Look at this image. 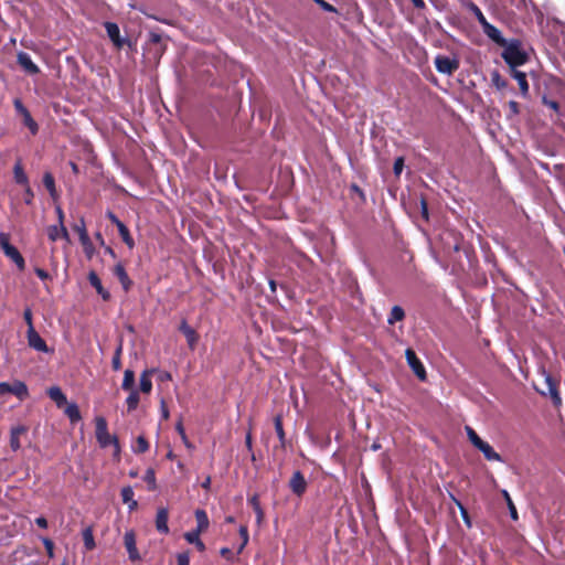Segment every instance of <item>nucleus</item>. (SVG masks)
<instances>
[{"instance_id": "54", "label": "nucleus", "mask_w": 565, "mask_h": 565, "mask_svg": "<svg viewBox=\"0 0 565 565\" xmlns=\"http://www.w3.org/2000/svg\"><path fill=\"white\" fill-rule=\"evenodd\" d=\"M508 507H509V510H510V514H511V518L513 520H516L518 519V512H516V509L511 500L510 497H508Z\"/></svg>"}, {"instance_id": "23", "label": "nucleus", "mask_w": 565, "mask_h": 565, "mask_svg": "<svg viewBox=\"0 0 565 565\" xmlns=\"http://www.w3.org/2000/svg\"><path fill=\"white\" fill-rule=\"evenodd\" d=\"M489 461H502L501 456L487 443L483 441L478 448Z\"/></svg>"}, {"instance_id": "55", "label": "nucleus", "mask_w": 565, "mask_h": 565, "mask_svg": "<svg viewBox=\"0 0 565 565\" xmlns=\"http://www.w3.org/2000/svg\"><path fill=\"white\" fill-rule=\"evenodd\" d=\"M161 34L157 33V32H150L149 33V42L152 43V44H158L161 42Z\"/></svg>"}, {"instance_id": "51", "label": "nucleus", "mask_w": 565, "mask_h": 565, "mask_svg": "<svg viewBox=\"0 0 565 565\" xmlns=\"http://www.w3.org/2000/svg\"><path fill=\"white\" fill-rule=\"evenodd\" d=\"M239 535L242 537V542H243V546H246L247 543H248V531H247V527L246 526H241L239 527Z\"/></svg>"}, {"instance_id": "14", "label": "nucleus", "mask_w": 565, "mask_h": 565, "mask_svg": "<svg viewBox=\"0 0 565 565\" xmlns=\"http://www.w3.org/2000/svg\"><path fill=\"white\" fill-rule=\"evenodd\" d=\"M18 63L24 71H26L30 74H38L40 72V68L38 67V65L32 61L31 56L25 52H20L18 54Z\"/></svg>"}, {"instance_id": "28", "label": "nucleus", "mask_w": 565, "mask_h": 565, "mask_svg": "<svg viewBox=\"0 0 565 565\" xmlns=\"http://www.w3.org/2000/svg\"><path fill=\"white\" fill-rule=\"evenodd\" d=\"M79 242L83 246V250H84V254L87 257V259H92L94 257L96 250H95V247H94L89 236L82 235V239Z\"/></svg>"}, {"instance_id": "27", "label": "nucleus", "mask_w": 565, "mask_h": 565, "mask_svg": "<svg viewBox=\"0 0 565 565\" xmlns=\"http://www.w3.org/2000/svg\"><path fill=\"white\" fill-rule=\"evenodd\" d=\"M117 230L124 243L128 246L129 249H132L135 246V241L131 237L128 227L122 223L119 224Z\"/></svg>"}, {"instance_id": "32", "label": "nucleus", "mask_w": 565, "mask_h": 565, "mask_svg": "<svg viewBox=\"0 0 565 565\" xmlns=\"http://www.w3.org/2000/svg\"><path fill=\"white\" fill-rule=\"evenodd\" d=\"M405 317L404 310L399 306H394L391 310V313L387 318V322L390 324H394L397 321H402Z\"/></svg>"}, {"instance_id": "47", "label": "nucleus", "mask_w": 565, "mask_h": 565, "mask_svg": "<svg viewBox=\"0 0 565 565\" xmlns=\"http://www.w3.org/2000/svg\"><path fill=\"white\" fill-rule=\"evenodd\" d=\"M542 102L545 106L554 110L556 114H559V105L557 102L548 99L546 96H543Z\"/></svg>"}, {"instance_id": "48", "label": "nucleus", "mask_w": 565, "mask_h": 565, "mask_svg": "<svg viewBox=\"0 0 565 565\" xmlns=\"http://www.w3.org/2000/svg\"><path fill=\"white\" fill-rule=\"evenodd\" d=\"M200 533L198 530H194L185 533L184 537L189 543L195 544L200 540Z\"/></svg>"}, {"instance_id": "57", "label": "nucleus", "mask_w": 565, "mask_h": 565, "mask_svg": "<svg viewBox=\"0 0 565 565\" xmlns=\"http://www.w3.org/2000/svg\"><path fill=\"white\" fill-rule=\"evenodd\" d=\"M175 429L179 433L180 437L182 440H185V430L183 428V425H182V422H178L177 425H175Z\"/></svg>"}, {"instance_id": "49", "label": "nucleus", "mask_w": 565, "mask_h": 565, "mask_svg": "<svg viewBox=\"0 0 565 565\" xmlns=\"http://www.w3.org/2000/svg\"><path fill=\"white\" fill-rule=\"evenodd\" d=\"M23 319L25 323L28 324V330H31V328H34L33 320H32V310L30 308H26L23 312Z\"/></svg>"}, {"instance_id": "18", "label": "nucleus", "mask_w": 565, "mask_h": 565, "mask_svg": "<svg viewBox=\"0 0 565 565\" xmlns=\"http://www.w3.org/2000/svg\"><path fill=\"white\" fill-rule=\"evenodd\" d=\"M179 330L184 334L186 342L191 349H193L198 342V333L195 330L183 320L179 327Z\"/></svg>"}, {"instance_id": "20", "label": "nucleus", "mask_w": 565, "mask_h": 565, "mask_svg": "<svg viewBox=\"0 0 565 565\" xmlns=\"http://www.w3.org/2000/svg\"><path fill=\"white\" fill-rule=\"evenodd\" d=\"M121 499L125 504L128 505L129 511H134L138 507V502L135 500V493L130 486L121 489Z\"/></svg>"}, {"instance_id": "40", "label": "nucleus", "mask_w": 565, "mask_h": 565, "mask_svg": "<svg viewBox=\"0 0 565 565\" xmlns=\"http://www.w3.org/2000/svg\"><path fill=\"white\" fill-rule=\"evenodd\" d=\"M466 431H467V436H468V439L470 440V443L478 449L484 440H482L478 436V434L469 426H466Z\"/></svg>"}, {"instance_id": "3", "label": "nucleus", "mask_w": 565, "mask_h": 565, "mask_svg": "<svg viewBox=\"0 0 565 565\" xmlns=\"http://www.w3.org/2000/svg\"><path fill=\"white\" fill-rule=\"evenodd\" d=\"M0 246L4 255L10 258L20 270L25 267V262L20 252L10 244L8 234L0 233Z\"/></svg>"}, {"instance_id": "19", "label": "nucleus", "mask_w": 565, "mask_h": 565, "mask_svg": "<svg viewBox=\"0 0 565 565\" xmlns=\"http://www.w3.org/2000/svg\"><path fill=\"white\" fill-rule=\"evenodd\" d=\"M26 433V427L19 425L11 428L10 431V447L13 451L21 448L20 436Z\"/></svg>"}, {"instance_id": "61", "label": "nucleus", "mask_w": 565, "mask_h": 565, "mask_svg": "<svg viewBox=\"0 0 565 565\" xmlns=\"http://www.w3.org/2000/svg\"><path fill=\"white\" fill-rule=\"evenodd\" d=\"M220 553L223 557H226L227 559H231L233 556V553L228 547L221 548Z\"/></svg>"}, {"instance_id": "63", "label": "nucleus", "mask_w": 565, "mask_h": 565, "mask_svg": "<svg viewBox=\"0 0 565 565\" xmlns=\"http://www.w3.org/2000/svg\"><path fill=\"white\" fill-rule=\"evenodd\" d=\"M413 6L416 9H424L425 8V1L424 0H411Z\"/></svg>"}, {"instance_id": "22", "label": "nucleus", "mask_w": 565, "mask_h": 565, "mask_svg": "<svg viewBox=\"0 0 565 565\" xmlns=\"http://www.w3.org/2000/svg\"><path fill=\"white\" fill-rule=\"evenodd\" d=\"M47 395L52 401L55 402L57 407H62L66 404V396L58 386H52L47 391Z\"/></svg>"}, {"instance_id": "58", "label": "nucleus", "mask_w": 565, "mask_h": 565, "mask_svg": "<svg viewBox=\"0 0 565 565\" xmlns=\"http://www.w3.org/2000/svg\"><path fill=\"white\" fill-rule=\"evenodd\" d=\"M107 217L110 220L113 224L116 225V227H118L119 224H122V222L113 212H108Z\"/></svg>"}, {"instance_id": "39", "label": "nucleus", "mask_w": 565, "mask_h": 565, "mask_svg": "<svg viewBox=\"0 0 565 565\" xmlns=\"http://www.w3.org/2000/svg\"><path fill=\"white\" fill-rule=\"evenodd\" d=\"M149 449V444L143 436H139L136 439V444L132 446V450L137 454H143Z\"/></svg>"}, {"instance_id": "13", "label": "nucleus", "mask_w": 565, "mask_h": 565, "mask_svg": "<svg viewBox=\"0 0 565 565\" xmlns=\"http://www.w3.org/2000/svg\"><path fill=\"white\" fill-rule=\"evenodd\" d=\"M158 370L152 367V369H147L145 370L141 374H140V380H139V386H140V391L145 394H150L151 390H152V381H151V376L157 373Z\"/></svg>"}, {"instance_id": "7", "label": "nucleus", "mask_w": 565, "mask_h": 565, "mask_svg": "<svg viewBox=\"0 0 565 565\" xmlns=\"http://www.w3.org/2000/svg\"><path fill=\"white\" fill-rule=\"evenodd\" d=\"M405 355L407 363L413 372L418 376L419 380L424 381L426 379V371L416 353L412 349H407Z\"/></svg>"}, {"instance_id": "12", "label": "nucleus", "mask_w": 565, "mask_h": 565, "mask_svg": "<svg viewBox=\"0 0 565 565\" xmlns=\"http://www.w3.org/2000/svg\"><path fill=\"white\" fill-rule=\"evenodd\" d=\"M483 33L495 44L499 46H505L507 40L503 38L501 31L494 26L493 24L487 22V24H483L482 26Z\"/></svg>"}, {"instance_id": "59", "label": "nucleus", "mask_w": 565, "mask_h": 565, "mask_svg": "<svg viewBox=\"0 0 565 565\" xmlns=\"http://www.w3.org/2000/svg\"><path fill=\"white\" fill-rule=\"evenodd\" d=\"M35 524L42 529L47 527V520L44 516H39L35 519Z\"/></svg>"}, {"instance_id": "30", "label": "nucleus", "mask_w": 565, "mask_h": 565, "mask_svg": "<svg viewBox=\"0 0 565 565\" xmlns=\"http://www.w3.org/2000/svg\"><path fill=\"white\" fill-rule=\"evenodd\" d=\"M195 519H196V523H198L196 530L199 532H202L209 527V518L204 510H196Z\"/></svg>"}, {"instance_id": "31", "label": "nucleus", "mask_w": 565, "mask_h": 565, "mask_svg": "<svg viewBox=\"0 0 565 565\" xmlns=\"http://www.w3.org/2000/svg\"><path fill=\"white\" fill-rule=\"evenodd\" d=\"M43 184L50 192V195L55 199L56 198V188H55V180L50 172H45L43 175Z\"/></svg>"}, {"instance_id": "64", "label": "nucleus", "mask_w": 565, "mask_h": 565, "mask_svg": "<svg viewBox=\"0 0 565 565\" xmlns=\"http://www.w3.org/2000/svg\"><path fill=\"white\" fill-rule=\"evenodd\" d=\"M321 7H322V9H324L326 11H329V12L335 11V9L330 3L326 2V1H321Z\"/></svg>"}, {"instance_id": "41", "label": "nucleus", "mask_w": 565, "mask_h": 565, "mask_svg": "<svg viewBox=\"0 0 565 565\" xmlns=\"http://www.w3.org/2000/svg\"><path fill=\"white\" fill-rule=\"evenodd\" d=\"M249 503L252 504V507L257 515V521L260 522L263 520L264 512H263V509L260 508L258 497L257 495L252 497L249 499Z\"/></svg>"}, {"instance_id": "42", "label": "nucleus", "mask_w": 565, "mask_h": 565, "mask_svg": "<svg viewBox=\"0 0 565 565\" xmlns=\"http://www.w3.org/2000/svg\"><path fill=\"white\" fill-rule=\"evenodd\" d=\"M42 543L45 547L46 554L50 558L54 557V543L49 537H42Z\"/></svg>"}, {"instance_id": "62", "label": "nucleus", "mask_w": 565, "mask_h": 565, "mask_svg": "<svg viewBox=\"0 0 565 565\" xmlns=\"http://www.w3.org/2000/svg\"><path fill=\"white\" fill-rule=\"evenodd\" d=\"M25 193H26L25 203L30 204L32 202L33 192L29 185H26Z\"/></svg>"}, {"instance_id": "5", "label": "nucleus", "mask_w": 565, "mask_h": 565, "mask_svg": "<svg viewBox=\"0 0 565 565\" xmlns=\"http://www.w3.org/2000/svg\"><path fill=\"white\" fill-rule=\"evenodd\" d=\"M13 394L20 399H24L28 396V387L21 381H15L12 384L2 382L0 383V395Z\"/></svg>"}, {"instance_id": "9", "label": "nucleus", "mask_w": 565, "mask_h": 565, "mask_svg": "<svg viewBox=\"0 0 565 565\" xmlns=\"http://www.w3.org/2000/svg\"><path fill=\"white\" fill-rule=\"evenodd\" d=\"M28 344L38 352L49 353L50 349L34 328L26 331Z\"/></svg>"}, {"instance_id": "50", "label": "nucleus", "mask_w": 565, "mask_h": 565, "mask_svg": "<svg viewBox=\"0 0 565 565\" xmlns=\"http://www.w3.org/2000/svg\"><path fill=\"white\" fill-rule=\"evenodd\" d=\"M178 565H190L189 553H180L177 557Z\"/></svg>"}, {"instance_id": "53", "label": "nucleus", "mask_w": 565, "mask_h": 565, "mask_svg": "<svg viewBox=\"0 0 565 565\" xmlns=\"http://www.w3.org/2000/svg\"><path fill=\"white\" fill-rule=\"evenodd\" d=\"M510 3L520 10H522V9L525 10L527 8L526 0H510Z\"/></svg>"}, {"instance_id": "45", "label": "nucleus", "mask_w": 565, "mask_h": 565, "mask_svg": "<svg viewBox=\"0 0 565 565\" xmlns=\"http://www.w3.org/2000/svg\"><path fill=\"white\" fill-rule=\"evenodd\" d=\"M121 345H119L116 350V353L111 360V365L115 371L120 370L121 361H120Z\"/></svg>"}, {"instance_id": "26", "label": "nucleus", "mask_w": 565, "mask_h": 565, "mask_svg": "<svg viewBox=\"0 0 565 565\" xmlns=\"http://www.w3.org/2000/svg\"><path fill=\"white\" fill-rule=\"evenodd\" d=\"M13 175H14V181L18 184L28 185L29 179H28V175L25 174L20 161L17 162L13 168Z\"/></svg>"}, {"instance_id": "24", "label": "nucleus", "mask_w": 565, "mask_h": 565, "mask_svg": "<svg viewBox=\"0 0 565 565\" xmlns=\"http://www.w3.org/2000/svg\"><path fill=\"white\" fill-rule=\"evenodd\" d=\"M512 76L518 82L520 90H521V94L523 96H526L527 93H529V84H527V81H526L525 73L516 71V70H513L512 71Z\"/></svg>"}, {"instance_id": "44", "label": "nucleus", "mask_w": 565, "mask_h": 565, "mask_svg": "<svg viewBox=\"0 0 565 565\" xmlns=\"http://www.w3.org/2000/svg\"><path fill=\"white\" fill-rule=\"evenodd\" d=\"M73 228L78 234L79 241L82 239V235H88L84 218H81L79 222L73 226Z\"/></svg>"}, {"instance_id": "10", "label": "nucleus", "mask_w": 565, "mask_h": 565, "mask_svg": "<svg viewBox=\"0 0 565 565\" xmlns=\"http://www.w3.org/2000/svg\"><path fill=\"white\" fill-rule=\"evenodd\" d=\"M289 487L292 493L301 497L307 490V481L300 471H295L289 481Z\"/></svg>"}, {"instance_id": "52", "label": "nucleus", "mask_w": 565, "mask_h": 565, "mask_svg": "<svg viewBox=\"0 0 565 565\" xmlns=\"http://www.w3.org/2000/svg\"><path fill=\"white\" fill-rule=\"evenodd\" d=\"M160 412H161V417L163 420H167L169 418V409L166 405V402L164 399H161V403H160Z\"/></svg>"}, {"instance_id": "1", "label": "nucleus", "mask_w": 565, "mask_h": 565, "mask_svg": "<svg viewBox=\"0 0 565 565\" xmlns=\"http://www.w3.org/2000/svg\"><path fill=\"white\" fill-rule=\"evenodd\" d=\"M95 426H96V431H95L96 439H97L99 446L102 448H106L109 445H113L115 448L114 457L119 459V455H120L119 441L116 436H111L108 433L107 420L104 417L98 416L95 418Z\"/></svg>"}, {"instance_id": "36", "label": "nucleus", "mask_w": 565, "mask_h": 565, "mask_svg": "<svg viewBox=\"0 0 565 565\" xmlns=\"http://www.w3.org/2000/svg\"><path fill=\"white\" fill-rule=\"evenodd\" d=\"M467 8L476 17L481 26L483 24H487L488 20L486 19L484 14L476 3L469 2Z\"/></svg>"}, {"instance_id": "4", "label": "nucleus", "mask_w": 565, "mask_h": 565, "mask_svg": "<svg viewBox=\"0 0 565 565\" xmlns=\"http://www.w3.org/2000/svg\"><path fill=\"white\" fill-rule=\"evenodd\" d=\"M13 106L18 114L22 116L23 124L26 126L32 135H36L39 131V126L36 121L32 118L30 111L26 109V107L22 104V102L19 98H15L13 100Z\"/></svg>"}, {"instance_id": "46", "label": "nucleus", "mask_w": 565, "mask_h": 565, "mask_svg": "<svg viewBox=\"0 0 565 565\" xmlns=\"http://www.w3.org/2000/svg\"><path fill=\"white\" fill-rule=\"evenodd\" d=\"M404 169V158L398 157L394 161L393 171L396 177H399Z\"/></svg>"}, {"instance_id": "16", "label": "nucleus", "mask_w": 565, "mask_h": 565, "mask_svg": "<svg viewBox=\"0 0 565 565\" xmlns=\"http://www.w3.org/2000/svg\"><path fill=\"white\" fill-rule=\"evenodd\" d=\"M47 236L52 242H55L58 238H64L66 241L70 239L68 232H67L66 227L64 226V223L49 226Z\"/></svg>"}, {"instance_id": "11", "label": "nucleus", "mask_w": 565, "mask_h": 565, "mask_svg": "<svg viewBox=\"0 0 565 565\" xmlns=\"http://www.w3.org/2000/svg\"><path fill=\"white\" fill-rule=\"evenodd\" d=\"M107 35L117 49H121L126 40L120 36L119 26L115 22H105Z\"/></svg>"}, {"instance_id": "33", "label": "nucleus", "mask_w": 565, "mask_h": 565, "mask_svg": "<svg viewBox=\"0 0 565 565\" xmlns=\"http://www.w3.org/2000/svg\"><path fill=\"white\" fill-rule=\"evenodd\" d=\"M129 395L126 398L128 412L135 411L139 404L140 397L137 390L129 391Z\"/></svg>"}, {"instance_id": "15", "label": "nucleus", "mask_w": 565, "mask_h": 565, "mask_svg": "<svg viewBox=\"0 0 565 565\" xmlns=\"http://www.w3.org/2000/svg\"><path fill=\"white\" fill-rule=\"evenodd\" d=\"M169 512L167 508H159L156 516V529L158 532L167 534L169 533L168 526Z\"/></svg>"}, {"instance_id": "8", "label": "nucleus", "mask_w": 565, "mask_h": 565, "mask_svg": "<svg viewBox=\"0 0 565 565\" xmlns=\"http://www.w3.org/2000/svg\"><path fill=\"white\" fill-rule=\"evenodd\" d=\"M124 544L130 561L136 562L141 558L136 543V534L134 531H127L124 535Z\"/></svg>"}, {"instance_id": "2", "label": "nucleus", "mask_w": 565, "mask_h": 565, "mask_svg": "<svg viewBox=\"0 0 565 565\" xmlns=\"http://www.w3.org/2000/svg\"><path fill=\"white\" fill-rule=\"evenodd\" d=\"M502 57L505 63L513 70L516 66L523 65L527 61L526 54L521 50L520 42L514 40L503 46Z\"/></svg>"}, {"instance_id": "25", "label": "nucleus", "mask_w": 565, "mask_h": 565, "mask_svg": "<svg viewBox=\"0 0 565 565\" xmlns=\"http://www.w3.org/2000/svg\"><path fill=\"white\" fill-rule=\"evenodd\" d=\"M546 384H547L548 392H550L551 398L553 401V404L555 406H559L562 404V397L558 393L556 384L554 383V381L552 380L551 376H546Z\"/></svg>"}, {"instance_id": "34", "label": "nucleus", "mask_w": 565, "mask_h": 565, "mask_svg": "<svg viewBox=\"0 0 565 565\" xmlns=\"http://www.w3.org/2000/svg\"><path fill=\"white\" fill-rule=\"evenodd\" d=\"M135 383V373L132 370L127 369L124 373V380L121 383V388L125 391H131L132 385Z\"/></svg>"}, {"instance_id": "17", "label": "nucleus", "mask_w": 565, "mask_h": 565, "mask_svg": "<svg viewBox=\"0 0 565 565\" xmlns=\"http://www.w3.org/2000/svg\"><path fill=\"white\" fill-rule=\"evenodd\" d=\"M88 281L104 300H108L110 298L109 291L103 287L102 281L95 271L92 270L88 273Z\"/></svg>"}, {"instance_id": "37", "label": "nucleus", "mask_w": 565, "mask_h": 565, "mask_svg": "<svg viewBox=\"0 0 565 565\" xmlns=\"http://www.w3.org/2000/svg\"><path fill=\"white\" fill-rule=\"evenodd\" d=\"M83 541L84 546L87 551H92L95 547V540L93 535V530L90 527H86L83 531Z\"/></svg>"}, {"instance_id": "29", "label": "nucleus", "mask_w": 565, "mask_h": 565, "mask_svg": "<svg viewBox=\"0 0 565 565\" xmlns=\"http://www.w3.org/2000/svg\"><path fill=\"white\" fill-rule=\"evenodd\" d=\"M64 412L72 423H77L82 419L78 406L75 403L67 404Z\"/></svg>"}, {"instance_id": "43", "label": "nucleus", "mask_w": 565, "mask_h": 565, "mask_svg": "<svg viewBox=\"0 0 565 565\" xmlns=\"http://www.w3.org/2000/svg\"><path fill=\"white\" fill-rule=\"evenodd\" d=\"M454 501L456 502L457 507L460 510V514L462 516L463 522L470 527L471 526V521H470L468 511L466 510V508L462 505V503L460 501H458L455 498H454Z\"/></svg>"}, {"instance_id": "21", "label": "nucleus", "mask_w": 565, "mask_h": 565, "mask_svg": "<svg viewBox=\"0 0 565 565\" xmlns=\"http://www.w3.org/2000/svg\"><path fill=\"white\" fill-rule=\"evenodd\" d=\"M114 275L119 279L125 290H128L130 288L131 280L121 263H118L114 267Z\"/></svg>"}, {"instance_id": "38", "label": "nucleus", "mask_w": 565, "mask_h": 565, "mask_svg": "<svg viewBox=\"0 0 565 565\" xmlns=\"http://www.w3.org/2000/svg\"><path fill=\"white\" fill-rule=\"evenodd\" d=\"M274 424H275V430L279 438L280 445H281V447H285L286 438H285V431H284V427H282L281 416H279V415L276 416L274 419Z\"/></svg>"}, {"instance_id": "60", "label": "nucleus", "mask_w": 565, "mask_h": 565, "mask_svg": "<svg viewBox=\"0 0 565 565\" xmlns=\"http://www.w3.org/2000/svg\"><path fill=\"white\" fill-rule=\"evenodd\" d=\"M35 274L36 276L42 279V280H45L49 278V274L47 271H45L44 269L42 268H35Z\"/></svg>"}, {"instance_id": "6", "label": "nucleus", "mask_w": 565, "mask_h": 565, "mask_svg": "<svg viewBox=\"0 0 565 565\" xmlns=\"http://www.w3.org/2000/svg\"><path fill=\"white\" fill-rule=\"evenodd\" d=\"M458 66V61L450 58L449 56L437 55L435 57V67L439 73L451 75Z\"/></svg>"}, {"instance_id": "35", "label": "nucleus", "mask_w": 565, "mask_h": 565, "mask_svg": "<svg viewBox=\"0 0 565 565\" xmlns=\"http://www.w3.org/2000/svg\"><path fill=\"white\" fill-rule=\"evenodd\" d=\"M143 481L147 482L149 491H154L157 489L156 472L152 468H148L146 470Z\"/></svg>"}, {"instance_id": "56", "label": "nucleus", "mask_w": 565, "mask_h": 565, "mask_svg": "<svg viewBox=\"0 0 565 565\" xmlns=\"http://www.w3.org/2000/svg\"><path fill=\"white\" fill-rule=\"evenodd\" d=\"M171 379H172V376L169 372H167V371L158 372V381L168 382V381H171Z\"/></svg>"}]
</instances>
